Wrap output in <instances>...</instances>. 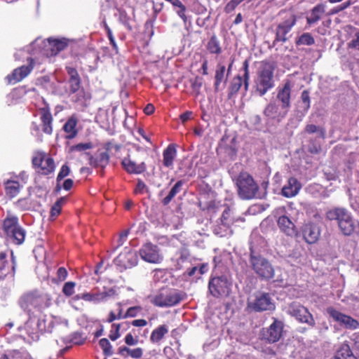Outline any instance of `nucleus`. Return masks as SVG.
<instances>
[{
    "label": "nucleus",
    "instance_id": "nucleus-45",
    "mask_svg": "<svg viewBox=\"0 0 359 359\" xmlns=\"http://www.w3.org/2000/svg\"><path fill=\"white\" fill-rule=\"evenodd\" d=\"M190 257L189 251L186 249H182L180 251V257L176 260L175 265L176 270H180L183 268V264L186 262Z\"/></svg>",
    "mask_w": 359,
    "mask_h": 359
},
{
    "label": "nucleus",
    "instance_id": "nucleus-24",
    "mask_svg": "<svg viewBox=\"0 0 359 359\" xmlns=\"http://www.w3.org/2000/svg\"><path fill=\"white\" fill-rule=\"evenodd\" d=\"M338 227L344 236H349L357 232V230L359 229V222L355 220L351 215V213L348 212L345 218L341 221V223L339 224Z\"/></svg>",
    "mask_w": 359,
    "mask_h": 359
},
{
    "label": "nucleus",
    "instance_id": "nucleus-61",
    "mask_svg": "<svg viewBox=\"0 0 359 359\" xmlns=\"http://www.w3.org/2000/svg\"><path fill=\"white\" fill-rule=\"evenodd\" d=\"M125 343L128 346H135L139 343L138 337H134L132 332H129L125 337Z\"/></svg>",
    "mask_w": 359,
    "mask_h": 359
},
{
    "label": "nucleus",
    "instance_id": "nucleus-15",
    "mask_svg": "<svg viewBox=\"0 0 359 359\" xmlns=\"http://www.w3.org/2000/svg\"><path fill=\"white\" fill-rule=\"evenodd\" d=\"M42 43L41 53L47 57L56 55L68 46V41L65 39H53L49 38L46 41H43Z\"/></svg>",
    "mask_w": 359,
    "mask_h": 359
},
{
    "label": "nucleus",
    "instance_id": "nucleus-62",
    "mask_svg": "<svg viewBox=\"0 0 359 359\" xmlns=\"http://www.w3.org/2000/svg\"><path fill=\"white\" fill-rule=\"evenodd\" d=\"M353 349L359 351V332H354L350 337Z\"/></svg>",
    "mask_w": 359,
    "mask_h": 359
},
{
    "label": "nucleus",
    "instance_id": "nucleus-3",
    "mask_svg": "<svg viewBox=\"0 0 359 359\" xmlns=\"http://www.w3.org/2000/svg\"><path fill=\"white\" fill-rule=\"evenodd\" d=\"M121 147V144H114L113 141H108L103 144L104 151L98 150L95 156L89 152L85 154L88 156L89 165L94 168L100 169V174L104 175V169L109 163V153H112L113 150L115 153L118 152Z\"/></svg>",
    "mask_w": 359,
    "mask_h": 359
},
{
    "label": "nucleus",
    "instance_id": "nucleus-64",
    "mask_svg": "<svg viewBox=\"0 0 359 359\" xmlns=\"http://www.w3.org/2000/svg\"><path fill=\"white\" fill-rule=\"evenodd\" d=\"M67 271L65 267H60L57 271V278L60 281H64L67 277Z\"/></svg>",
    "mask_w": 359,
    "mask_h": 359
},
{
    "label": "nucleus",
    "instance_id": "nucleus-23",
    "mask_svg": "<svg viewBox=\"0 0 359 359\" xmlns=\"http://www.w3.org/2000/svg\"><path fill=\"white\" fill-rule=\"evenodd\" d=\"M39 114L43 133L46 135H51L53 131V118L49 105L45 103V106L39 109Z\"/></svg>",
    "mask_w": 359,
    "mask_h": 359
},
{
    "label": "nucleus",
    "instance_id": "nucleus-5",
    "mask_svg": "<svg viewBox=\"0 0 359 359\" xmlns=\"http://www.w3.org/2000/svg\"><path fill=\"white\" fill-rule=\"evenodd\" d=\"M32 163L35 171L41 175H48L55 169L54 159L45 152H36L32 157Z\"/></svg>",
    "mask_w": 359,
    "mask_h": 359
},
{
    "label": "nucleus",
    "instance_id": "nucleus-48",
    "mask_svg": "<svg viewBox=\"0 0 359 359\" xmlns=\"http://www.w3.org/2000/svg\"><path fill=\"white\" fill-rule=\"evenodd\" d=\"M70 173V168L69 165L65 163L62 165V166L60 168V170L57 176L56 181H57V187L56 189L57 190L60 189V182L67 176H68Z\"/></svg>",
    "mask_w": 359,
    "mask_h": 359
},
{
    "label": "nucleus",
    "instance_id": "nucleus-31",
    "mask_svg": "<svg viewBox=\"0 0 359 359\" xmlns=\"http://www.w3.org/2000/svg\"><path fill=\"white\" fill-rule=\"evenodd\" d=\"M36 318H38L37 327L41 333H51L53 332L55 323L52 319L47 318V316L43 313Z\"/></svg>",
    "mask_w": 359,
    "mask_h": 359
},
{
    "label": "nucleus",
    "instance_id": "nucleus-13",
    "mask_svg": "<svg viewBox=\"0 0 359 359\" xmlns=\"http://www.w3.org/2000/svg\"><path fill=\"white\" fill-rule=\"evenodd\" d=\"M289 313L298 321L306 323L311 327L315 326V320L308 309L297 302H292L289 306Z\"/></svg>",
    "mask_w": 359,
    "mask_h": 359
},
{
    "label": "nucleus",
    "instance_id": "nucleus-2",
    "mask_svg": "<svg viewBox=\"0 0 359 359\" xmlns=\"http://www.w3.org/2000/svg\"><path fill=\"white\" fill-rule=\"evenodd\" d=\"M276 68L274 62L267 60L261 62L255 79V88L259 96L264 95L274 87L273 74Z\"/></svg>",
    "mask_w": 359,
    "mask_h": 359
},
{
    "label": "nucleus",
    "instance_id": "nucleus-50",
    "mask_svg": "<svg viewBox=\"0 0 359 359\" xmlns=\"http://www.w3.org/2000/svg\"><path fill=\"white\" fill-rule=\"evenodd\" d=\"M300 99L304 111H308L311 107V98L309 91L308 90H304L301 93Z\"/></svg>",
    "mask_w": 359,
    "mask_h": 359
},
{
    "label": "nucleus",
    "instance_id": "nucleus-27",
    "mask_svg": "<svg viewBox=\"0 0 359 359\" xmlns=\"http://www.w3.org/2000/svg\"><path fill=\"white\" fill-rule=\"evenodd\" d=\"M325 5L324 4H318L311 10V15L306 16V23L309 26L317 23L323 18L325 13Z\"/></svg>",
    "mask_w": 359,
    "mask_h": 359
},
{
    "label": "nucleus",
    "instance_id": "nucleus-63",
    "mask_svg": "<svg viewBox=\"0 0 359 359\" xmlns=\"http://www.w3.org/2000/svg\"><path fill=\"white\" fill-rule=\"evenodd\" d=\"M238 0H231L224 7V11L226 13H230L235 10V8L240 4Z\"/></svg>",
    "mask_w": 359,
    "mask_h": 359
},
{
    "label": "nucleus",
    "instance_id": "nucleus-58",
    "mask_svg": "<svg viewBox=\"0 0 359 359\" xmlns=\"http://www.w3.org/2000/svg\"><path fill=\"white\" fill-rule=\"evenodd\" d=\"M147 189V187L146 184L141 179H137V182L134 189V193L135 194H143Z\"/></svg>",
    "mask_w": 359,
    "mask_h": 359
},
{
    "label": "nucleus",
    "instance_id": "nucleus-54",
    "mask_svg": "<svg viewBox=\"0 0 359 359\" xmlns=\"http://www.w3.org/2000/svg\"><path fill=\"white\" fill-rule=\"evenodd\" d=\"M76 283L73 281H69L65 283L62 287V292L66 297H71L74 293Z\"/></svg>",
    "mask_w": 359,
    "mask_h": 359
},
{
    "label": "nucleus",
    "instance_id": "nucleus-17",
    "mask_svg": "<svg viewBox=\"0 0 359 359\" xmlns=\"http://www.w3.org/2000/svg\"><path fill=\"white\" fill-rule=\"evenodd\" d=\"M35 61L32 57L27 58V65H22L15 69L11 74L7 75L6 80L8 83H16L27 76L33 70Z\"/></svg>",
    "mask_w": 359,
    "mask_h": 359
},
{
    "label": "nucleus",
    "instance_id": "nucleus-36",
    "mask_svg": "<svg viewBox=\"0 0 359 359\" xmlns=\"http://www.w3.org/2000/svg\"><path fill=\"white\" fill-rule=\"evenodd\" d=\"M243 83V79L240 75H236L232 79L229 86L228 97L229 99L238 93L242 86Z\"/></svg>",
    "mask_w": 359,
    "mask_h": 359
},
{
    "label": "nucleus",
    "instance_id": "nucleus-7",
    "mask_svg": "<svg viewBox=\"0 0 359 359\" xmlns=\"http://www.w3.org/2000/svg\"><path fill=\"white\" fill-rule=\"evenodd\" d=\"M250 263L254 271L263 279H271L274 276V269L271 264L262 255L250 253Z\"/></svg>",
    "mask_w": 359,
    "mask_h": 359
},
{
    "label": "nucleus",
    "instance_id": "nucleus-37",
    "mask_svg": "<svg viewBox=\"0 0 359 359\" xmlns=\"http://www.w3.org/2000/svg\"><path fill=\"white\" fill-rule=\"evenodd\" d=\"M20 189V184L18 181L7 180L5 182L6 194L10 198L16 196Z\"/></svg>",
    "mask_w": 359,
    "mask_h": 359
},
{
    "label": "nucleus",
    "instance_id": "nucleus-18",
    "mask_svg": "<svg viewBox=\"0 0 359 359\" xmlns=\"http://www.w3.org/2000/svg\"><path fill=\"white\" fill-rule=\"evenodd\" d=\"M16 262L11 252V259H8L6 251H0V280L4 279L8 275L13 276L15 273Z\"/></svg>",
    "mask_w": 359,
    "mask_h": 359
},
{
    "label": "nucleus",
    "instance_id": "nucleus-42",
    "mask_svg": "<svg viewBox=\"0 0 359 359\" xmlns=\"http://www.w3.org/2000/svg\"><path fill=\"white\" fill-rule=\"evenodd\" d=\"M117 312L115 313L113 311L109 312V316L106 320L108 323H111L116 320L124 319L123 312V304L121 302L116 304Z\"/></svg>",
    "mask_w": 359,
    "mask_h": 359
},
{
    "label": "nucleus",
    "instance_id": "nucleus-60",
    "mask_svg": "<svg viewBox=\"0 0 359 359\" xmlns=\"http://www.w3.org/2000/svg\"><path fill=\"white\" fill-rule=\"evenodd\" d=\"M10 355L13 359H20L22 358H26L27 355H28V353L26 350L22 349V350H13L10 352Z\"/></svg>",
    "mask_w": 359,
    "mask_h": 359
},
{
    "label": "nucleus",
    "instance_id": "nucleus-4",
    "mask_svg": "<svg viewBox=\"0 0 359 359\" xmlns=\"http://www.w3.org/2000/svg\"><path fill=\"white\" fill-rule=\"evenodd\" d=\"M2 228L7 240L15 245H20L24 242L25 231L19 224L16 216L6 217L3 222Z\"/></svg>",
    "mask_w": 359,
    "mask_h": 359
},
{
    "label": "nucleus",
    "instance_id": "nucleus-16",
    "mask_svg": "<svg viewBox=\"0 0 359 359\" xmlns=\"http://www.w3.org/2000/svg\"><path fill=\"white\" fill-rule=\"evenodd\" d=\"M114 262L121 271L132 268L137 264V252L135 250H125L114 259Z\"/></svg>",
    "mask_w": 359,
    "mask_h": 359
},
{
    "label": "nucleus",
    "instance_id": "nucleus-26",
    "mask_svg": "<svg viewBox=\"0 0 359 359\" xmlns=\"http://www.w3.org/2000/svg\"><path fill=\"white\" fill-rule=\"evenodd\" d=\"M302 188V184L295 177H290L287 184L282 189V195L287 198L296 196Z\"/></svg>",
    "mask_w": 359,
    "mask_h": 359
},
{
    "label": "nucleus",
    "instance_id": "nucleus-47",
    "mask_svg": "<svg viewBox=\"0 0 359 359\" xmlns=\"http://www.w3.org/2000/svg\"><path fill=\"white\" fill-rule=\"evenodd\" d=\"M99 344L104 355L110 356L113 355L114 351L112 346L107 338L101 339L99 341Z\"/></svg>",
    "mask_w": 359,
    "mask_h": 359
},
{
    "label": "nucleus",
    "instance_id": "nucleus-38",
    "mask_svg": "<svg viewBox=\"0 0 359 359\" xmlns=\"http://www.w3.org/2000/svg\"><path fill=\"white\" fill-rule=\"evenodd\" d=\"M264 114L272 119L275 118H283L281 116L283 112L279 111L278 106L275 103H269L266 105L264 110Z\"/></svg>",
    "mask_w": 359,
    "mask_h": 359
},
{
    "label": "nucleus",
    "instance_id": "nucleus-28",
    "mask_svg": "<svg viewBox=\"0 0 359 359\" xmlns=\"http://www.w3.org/2000/svg\"><path fill=\"white\" fill-rule=\"evenodd\" d=\"M349 212L344 208H333L327 210L325 213V218L329 221H335L339 226L345 217Z\"/></svg>",
    "mask_w": 359,
    "mask_h": 359
},
{
    "label": "nucleus",
    "instance_id": "nucleus-14",
    "mask_svg": "<svg viewBox=\"0 0 359 359\" xmlns=\"http://www.w3.org/2000/svg\"><path fill=\"white\" fill-rule=\"evenodd\" d=\"M283 327V322L274 318L273 323L269 327L262 330V339L269 343L278 341L282 337Z\"/></svg>",
    "mask_w": 359,
    "mask_h": 359
},
{
    "label": "nucleus",
    "instance_id": "nucleus-40",
    "mask_svg": "<svg viewBox=\"0 0 359 359\" xmlns=\"http://www.w3.org/2000/svg\"><path fill=\"white\" fill-rule=\"evenodd\" d=\"M67 198L65 197H60L53 205L50 212V219L51 220H55L60 214L62 205L65 204Z\"/></svg>",
    "mask_w": 359,
    "mask_h": 359
},
{
    "label": "nucleus",
    "instance_id": "nucleus-34",
    "mask_svg": "<svg viewBox=\"0 0 359 359\" xmlns=\"http://www.w3.org/2000/svg\"><path fill=\"white\" fill-rule=\"evenodd\" d=\"M278 226L280 230L287 235H292L294 233V225L289 217L285 215L279 217Z\"/></svg>",
    "mask_w": 359,
    "mask_h": 359
},
{
    "label": "nucleus",
    "instance_id": "nucleus-35",
    "mask_svg": "<svg viewBox=\"0 0 359 359\" xmlns=\"http://www.w3.org/2000/svg\"><path fill=\"white\" fill-rule=\"evenodd\" d=\"M184 184L182 180H178L174 186L171 188L168 194L161 200V203L163 205H168L173 198L182 191V187Z\"/></svg>",
    "mask_w": 359,
    "mask_h": 359
},
{
    "label": "nucleus",
    "instance_id": "nucleus-44",
    "mask_svg": "<svg viewBox=\"0 0 359 359\" xmlns=\"http://www.w3.org/2000/svg\"><path fill=\"white\" fill-rule=\"evenodd\" d=\"M353 358V354L351 351L350 346L348 344H342L340 348L335 354L336 359H348Z\"/></svg>",
    "mask_w": 359,
    "mask_h": 359
},
{
    "label": "nucleus",
    "instance_id": "nucleus-46",
    "mask_svg": "<svg viewBox=\"0 0 359 359\" xmlns=\"http://www.w3.org/2000/svg\"><path fill=\"white\" fill-rule=\"evenodd\" d=\"M242 69L243 71V85L245 91H248L250 85L249 60L246 59L243 63Z\"/></svg>",
    "mask_w": 359,
    "mask_h": 359
},
{
    "label": "nucleus",
    "instance_id": "nucleus-20",
    "mask_svg": "<svg viewBox=\"0 0 359 359\" xmlns=\"http://www.w3.org/2000/svg\"><path fill=\"white\" fill-rule=\"evenodd\" d=\"M121 165L122 168L129 175H140L147 169V164L144 161L137 163L131 158L129 154L122 159Z\"/></svg>",
    "mask_w": 359,
    "mask_h": 359
},
{
    "label": "nucleus",
    "instance_id": "nucleus-6",
    "mask_svg": "<svg viewBox=\"0 0 359 359\" xmlns=\"http://www.w3.org/2000/svg\"><path fill=\"white\" fill-rule=\"evenodd\" d=\"M236 184L238 194L243 199L253 198L259 189V187L253 177L247 172L239 175Z\"/></svg>",
    "mask_w": 359,
    "mask_h": 359
},
{
    "label": "nucleus",
    "instance_id": "nucleus-43",
    "mask_svg": "<svg viewBox=\"0 0 359 359\" xmlns=\"http://www.w3.org/2000/svg\"><path fill=\"white\" fill-rule=\"evenodd\" d=\"M295 43L297 46H311L315 43V39L310 33L306 32L296 39Z\"/></svg>",
    "mask_w": 359,
    "mask_h": 359
},
{
    "label": "nucleus",
    "instance_id": "nucleus-9",
    "mask_svg": "<svg viewBox=\"0 0 359 359\" xmlns=\"http://www.w3.org/2000/svg\"><path fill=\"white\" fill-rule=\"evenodd\" d=\"M297 17L295 14H290L288 18L278 23L276 28V36L273 41V46L278 42L285 43L289 37L287 36L296 25Z\"/></svg>",
    "mask_w": 359,
    "mask_h": 359
},
{
    "label": "nucleus",
    "instance_id": "nucleus-19",
    "mask_svg": "<svg viewBox=\"0 0 359 359\" xmlns=\"http://www.w3.org/2000/svg\"><path fill=\"white\" fill-rule=\"evenodd\" d=\"M248 307L256 312H262L274 310L275 304L269 293H262L256 296L254 302L248 303Z\"/></svg>",
    "mask_w": 359,
    "mask_h": 359
},
{
    "label": "nucleus",
    "instance_id": "nucleus-33",
    "mask_svg": "<svg viewBox=\"0 0 359 359\" xmlns=\"http://www.w3.org/2000/svg\"><path fill=\"white\" fill-rule=\"evenodd\" d=\"M206 50L210 54L219 55L222 53V49L220 45V41L216 34L212 35L207 44L205 45Z\"/></svg>",
    "mask_w": 359,
    "mask_h": 359
},
{
    "label": "nucleus",
    "instance_id": "nucleus-30",
    "mask_svg": "<svg viewBox=\"0 0 359 359\" xmlns=\"http://www.w3.org/2000/svg\"><path fill=\"white\" fill-rule=\"evenodd\" d=\"M177 156L176 145L174 144H169L163 152V164L166 168L172 167L174 159Z\"/></svg>",
    "mask_w": 359,
    "mask_h": 359
},
{
    "label": "nucleus",
    "instance_id": "nucleus-51",
    "mask_svg": "<svg viewBox=\"0 0 359 359\" xmlns=\"http://www.w3.org/2000/svg\"><path fill=\"white\" fill-rule=\"evenodd\" d=\"M103 302L107 301L109 299L114 297L117 295V292L115 287H104L102 291Z\"/></svg>",
    "mask_w": 359,
    "mask_h": 359
},
{
    "label": "nucleus",
    "instance_id": "nucleus-59",
    "mask_svg": "<svg viewBox=\"0 0 359 359\" xmlns=\"http://www.w3.org/2000/svg\"><path fill=\"white\" fill-rule=\"evenodd\" d=\"M105 29L107 32V37L110 41V44L112 46L113 49L116 51V53H118V46L115 41V39L113 36L112 32L111 29L109 27L108 25H105Z\"/></svg>",
    "mask_w": 359,
    "mask_h": 359
},
{
    "label": "nucleus",
    "instance_id": "nucleus-21",
    "mask_svg": "<svg viewBox=\"0 0 359 359\" xmlns=\"http://www.w3.org/2000/svg\"><path fill=\"white\" fill-rule=\"evenodd\" d=\"M139 254L143 260L149 263H159L162 259L157 246L150 243L143 245Z\"/></svg>",
    "mask_w": 359,
    "mask_h": 359
},
{
    "label": "nucleus",
    "instance_id": "nucleus-22",
    "mask_svg": "<svg viewBox=\"0 0 359 359\" xmlns=\"http://www.w3.org/2000/svg\"><path fill=\"white\" fill-rule=\"evenodd\" d=\"M320 227L313 222L304 224L302 227L303 238L309 244L316 243L320 236Z\"/></svg>",
    "mask_w": 359,
    "mask_h": 359
},
{
    "label": "nucleus",
    "instance_id": "nucleus-57",
    "mask_svg": "<svg viewBox=\"0 0 359 359\" xmlns=\"http://www.w3.org/2000/svg\"><path fill=\"white\" fill-rule=\"evenodd\" d=\"M93 147V144L92 142H86V143H79L76 145H73L71 147L72 151H86L87 149H90Z\"/></svg>",
    "mask_w": 359,
    "mask_h": 359
},
{
    "label": "nucleus",
    "instance_id": "nucleus-53",
    "mask_svg": "<svg viewBox=\"0 0 359 359\" xmlns=\"http://www.w3.org/2000/svg\"><path fill=\"white\" fill-rule=\"evenodd\" d=\"M347 47L350 49L359 50V29L354 34L352 39L347 43ZM359 65V59L358 60Z\"/></svg>",
    "mask_w": 359,
    "mask_h": 359
},
{
    "label": "nucleus",
    "instance_id": "nucleus-8",
    "mask_svg": "<svg viewBox=\"0 0 359 359\" xmlns=\"http://www.w3.org/2000/svg\"><path fill=\"white\" fill-rule=\"evenodd\" d=\"M231 285L226 276H215L209 280L208 290L213 297L218 298L229 294Z\"/></svg>",
    "mask_w": 359,
    "mask_h": 359
},
{
    "label": "nucleus",
    "instance_id": "nucleus-29",
    "mask_svg": "<svg viewBox=\"0 0 359 359\" xmlns=\"http://www.w3.org/2000/svg\"><path fill=\"white\" fill-rule=\"evenodd\" d=\"M78 124V119L72 116L67 119L63 126V130L67 134L66 139L72 140L78 135V130L76 126Z\"/></svg>",
    "mask_w": 359,
    "mask_h": 359
},
{
    "label": "nucleus",
    "instance_id": "nucleus-10",
    "mask_svg": "<svg viewBox=\"0 0 359 359\" xmlns=\"http://www.w3.org/2000/svg\"><path fill=\"white\" fill-rule=\"evenodd\" d=\"M327 313L339 325L347 330H357L359 328V321L351 316L343 313L332 306L327 308Z\"/></svg>",
    "mask_w": 359,
    "mask_h": 359
},
{
    "label": "nucleus",
    "instance_id": "nucleus-1",
    "mask_svg": "<svg viewBox=\"0 0 359 359\" xmlns=\"http://www.w3.org/2000/svg\"><path fill=\"white\" fill-rule=\"evenodd\" d=\"M19 305L28 314L29 319L35 318L51 305V297L38 290L28 292L21 296Z\"/></svg>",
    "mask_w": 359,
    "mask_h": 359
},
{
    "label": "nucleus",
    "instance_id": "nucleus-25",
    "mask_svg": "<svg viewBox=\"0 0 359 359\" xmlns=\"http://www.w3.org/2000/svg\"><path fill=\"white\" fill-rule=\"evenodd\" d=\"M66 71L69 76V93L74 94L79 91L81 85V79L76 68L73 67H66Z\"/></svg>",
    "mask_w": 359,
    "mask_h": 359
},
{
    "label": "nucleus",
    "instance_id": "nucleus-11",
    "mask_svg": "<svg viewBox=\"0 0 359 359\" xmlns=\"http://www.w3.org/2000/svg\"><path fill=\"white\" fill-rule=\"evenodd\" d=\"M182 301L181 295L172 290H165L156 294L152 303L158 307H170L177 305Z\"/></svg>",
    "mask_w": 359,
    "mask_h": 359
},
{
    "label": "nucleus",
    "instance_id": "nucleus-32",
    "mask_svg": "<svg viewBox=\"0 0 359 359\" xmlns=\"http://www.w3.org/2000/svg\"><path fill=\"white\" fill-rule=\"evenodd\" d=\"M225 72V65L220 62L217 63L215 72L214 88L215 92L219 90V86L222 82H226L227 81L228 77H226Z\"/></svg>",
    "mask_w": 359,
    "mask_h": 359
},
{
    "label": "nucleus",
    "instance_id": "nucleus-52",
    "mask_svg": "<svg viewBox=\"0 0 359 359\" xmlns=\"http://www.w3.org/2000/svg\"><path fill=\"white\" fill-rule=\"evenodd\" d=\"M142 311L140 306H135L128 308L125 313H123V318H135Z\"/></svg>",
    "mask_w": 359,
    "mask_h": 359
},
{
    "label": "nucleus",
    "instance_id": "nucleus-56",
    "mask_svg": "<svg viewBox=\"0 0 359 359\" xmlns=\"http://www.w3.org/2000/svg\"><path fill=\"white\" fill-rule=\"evenodd\" d=\"M304 130L308 134H313L316 133H320L321 135L324 137L325 130L320 127H318L314 124H308L306 126Z\"/></svg>",
    "mask_w": 359,
    "mask_h": 359
},
{
    "label": "nucleus",
    "instance_id": "nucleus-41",
    "mask_svg": "<svg viewBox=\"0 0 359 359\" xmlns=\"http://www.w3.org/2000/svg\"><path fill=\"white\" fill-rule=\"evenodd\" d=\"M220 221L221 224L226 229H229L235 222L234 219L231 216V210L229 207H227L222 212Z\"/></svg>",
    "mask_w": 359,
    "mask_h": 359
},
{
    "label": "nucleus",
    "instance_id": "nucleus-55",
    "mask_svg": "<svg viewBox=\"0 0 359 359\" xmlns=\"http://www.w3.org/2000/svg\"><path fill=\"white\" fill-rule=\"evenodd\" d=\"M321 151V146L316 143V140L311 139L309 141L308 151L312 154H318Z\"/></svg>",
    "mask_w": 359,
    "mask_h": 359
},
{
    "label": "nucleus",
    "instance_id": "nucleus-12",
    "mask_svg": "<svg viewBox=\"0 0 359 359\" xmlns=\"http://www.w3.org/2000/svg\"><path fill=\"white\" fill-rule=\"evenodd\" d=\"M292 83L290 80L285 81L283 87H278L277 89L276 99L280 104L283 110L282 118H284L287 114V112L291 107V92Z\"/></svg>",
    "mask_w": 359,
    "mask_h": 359
},
{
    "label": "nucleus",
    "instance_id": "nucleus-49",
    "mask_svg": "<svg viewBox=\"0 0 359 359\" xmlns=\"http://www.w3.org/2000/svg\"><path fill=\"white\" fill-rule=\"evenodd\" d=\"M191 87L193 93L196 96H198L201 93V88L202 87V79L196 76L194 79H190Z\"/></svg>",
    "mask_w": 359,
    "mask_h": 359
},
{
    "label": "nucleus",
    "instance_id": "nucleus-39",
    "mask_svg": "<svg viewBox=\"0 0 359 359\" xmlns=\"http://www.w3.org/2000/svg\"><path fill=\"white\" fill-rule=\"evenodd\" d=\"M168 332V330L166 325H160L152 331L150 339L153 343H158Z\"/></svg>",
    "mask_w": 359,
    "mask_h": 359
}]
</instances>
